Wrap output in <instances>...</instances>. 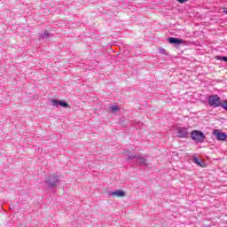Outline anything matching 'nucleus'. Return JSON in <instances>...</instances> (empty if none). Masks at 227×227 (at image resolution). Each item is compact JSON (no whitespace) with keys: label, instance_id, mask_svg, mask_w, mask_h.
I'll list each match as a JSON object with an SVG mask.
<instances>
[{"label":"nucleus","instance_id":"nucleus-1","mask_svg":"<svg viewBox=\"0 0 227 227\" xmlns=\"http://www.w3.org/2000/svg\"><path fill=\"white\" fill-rule=\"evenodd\" d=\"M126 157H128L129 160H132V159H137V163L139 166H147L148 164L146 163V158L141 156V155H136L130 153L129 151H126L124 153Z\"/></svg>","mask_w":227,"mask_h":227},{"label":"nucleus","instance_id":"nucleus-2","mask_svg":"<svg viewBox=\"0 0 227 227\" xmlns=\"http://www.w3.org/2000/svg\"><path fill=\"white\" fill-rule=\"evenodd\" d=\"M191 138L195 143H203L205 141V133L200 130H192L191 132Z\"/></svg>","mask_w":227,"mask_h":227},{"label":"nucleus","instance_id":"nucleus-3","mask_svg":"<svg viewBox=\"0 0 227 227\" xmlns=\"http://www.w3.org/2000/svg\"><path fill=\"white\" fill-rule=\"evenodd\" d=\"M208 105L210 107H221L223 104L221 103V98L218 95H211L207 98Z\"/></svg>","mask_w":227,"mask_h":227},{"label":"nucleus","instance_id":"nucleus-4","mask_svg":"<svg viewBox=\"0 0 227 227\" xmlns=\"http://www.w3.org/2000/svg\"><path fill=\"white\" fill-rule=\"evenodd\" d=\"M176 132H177V137L186 138L189 136V128L177 127Z\"/></svg>","mask_w":227,"mask_h":227},{"label":"nucleus","instance_id":"nucleus-5","mask_svg":"<svg viewBox=\"0 0 227 227\" xmlns=\"http://www.w3.org/2000/svg\"><path fill=\"white\" fill-rule=\"evenodd\" d=\"M46 184H48L49 187H56V185L59 184V176L56 175L49 176L46 180Z\"/></svg>","mask_w":227,"mask_h":227},{"label":"nucleus","instance_id":"nucleus-6","mask_svg":"<svg viewBox=\"0 0 227 227\" xmlns=\"http://www.w3.org/2000/svg\"><path fill=\"white\" fill-rule=\"evenodd\" d=\"M108 196L112 198H125L127 193L123 190H115L114 192H108Z\"/></svg>","mask_w":227,"mask_h":227},{"label":"nucleus","instance_id":"nucleus-7","mask_svg":"<svg viewBox=\"0 0 227 227\" xmlns=\"http://www.w3.org/2000/svg\"><path fill=\"white\" fill-rule=\"evenodd\" d=\"M51 104L54 107H68V103L65 101H59L56 99L51 100Z\"/></svg>","mask_w":227,"mask_h":227},{"label":"nucleus","instance_id":"nucleus-8","mask_svg":"<svg viewBox=\"0 0 227 227\" xmlns=\"http://www.w3.org/2000/svg\"><path fill=\"white\" fill-rule=\"evenodd\" d=\"M214 134L216 136L218 141H226V139H227L226 133H223V132L219 131L218 129H215Z\"/></svg>","mask_w":227,"mask_h":227},{"label":"nucleus","instance_id":"nucleus-9","mask_svg":"<svg viewBox=\"0 0 227 227\" xmlns=\"http://www.w3.org/2000/svg\"><path fill=\"white\" fill-rule=\"evenodd\" d=\"M168 40L169 43L174 45H180L181 43H184V40L176 37H169Z\"/></svg>","mask_w":227,"mask_h":227},{"label":"nucleus","instance_id":"nucleus-10","mask_svg":"<svg viewBox=\"0 0 227 227\" xmlns=\"http://www.w3.org/2000/svg\"><path fill=\"white\" fill-rule=\"evenodd\" d=\"M49 36H51V34H49V32L45 30L43 34L40 35V38L42 40H49Z\"/></svg>","mask_w":227,"mask_h":227},{"label":"nucleus","instance_id":"nucleus-11","mask_svg":"<svg viewBox=\"0 0 227 227\" xmlns=\"http://www.w3.org/2000/svg\"><path fill=\"white\" fill-rule=\"evenodd\" d=\"M193 161L195 162V164H197V166H200V168H203V164H205L203 163V161H200L198 157H194Z\"/></svg>","mask_w":227,"mask_h":227},{"label":"nucleus","instance_id":"nucleus-12","mask_svg":"<svg viewBox=\"0 0 227 227\" xmlns=\"http://www.w3.org/2000/svg\"><path fill=\"white\" fill-rule=\"evenodd\" d=\"M111 113H116V111H120V106L118 105H114L109 107Z\"/></svg>","mask_w":227,"mask_h":227},{"label":"nucleus","instance_id":"nucleus-13","mask_svg":"<svg viewBox=\"0 0 227 227\" xmlns=\"http://www.w3.org/2000/svg\"><path fill=\"white\" fill-rule=\"evenodd\" d=\"M222 107L227 111V103L225 105H222Z\"/></svg>","mask_w":227,"mask_h":227},{"label":"nucleus","instance_id":"nucleus-14","mask_svg":"<svg viewBox=\"0 0 227 227\" xmlns=\"http://www.w3.org/2000/svg\"><path fill=\"white\" fill-rule=\"evenodd\" d=\"M141 125H143V123L138 122V124L137 125V129H140Z\"/></svg>","mask_w":227,"mask_h":227},{"label":"nucleus","instance_id":"nucleus-15","mask_svg":"<svg viewBox=\"0 0 227 227\" xmlns=\"http://www.w3.org/2000/svg\"><path fill=\"white\" fill-rule=\"evenodd\" d=\"M178 3H187V0H177Z\"/></svg>","mask_w":227,"mask_h":227},{"label":"nucleus","instance_id":"nucleus-16","mask_svg":"<svg viewBox=\"0 0 227 227\" xmlns=\"http://www.w3.org/2000/svg\"><path fill=\"white\" fill-rule=\"evenodd\" d=\"M223 13L227 15V8H223Z\"/></svg>","mask_w":227,"mask_h":227}]
</instances>
